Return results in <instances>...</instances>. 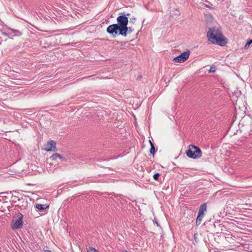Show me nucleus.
<instances>
[{
    "instance_id": "1",
    "label": "nucleus",
    "mask_w": 252,
    "mask_h": 252,
    "mask_svg": "<svg viewBox=\"0 0 252 252\" xmlns=\"http://www.w3.org/2000/svg\"><path fill=\"white\" fill-rule=\"evenodd\" d=\"M207 36L209 41L213 44L217 43L218 45L222 46H224L226 43L225 39L222 37L221 32L215 28H211L209 29Z\"/></svg>"
},
{
    "instance_id": "2",
    "label": "nucleus",
    "mask_w": 252,
    "mask_h": 252,
    "mask_svg": "<svg viewBox=\"0 0 252 252\" xmlns=\"http://www.w3.org/2000/svg\"><path fill=\"white\" fill-rule=\"evenodd\" d=\"M187 156L191 158L196 159L200 158L202 156V152L198 147L190 145L186 151Z\"/></svg>"
},
{
    "instance_id": "3",
    "label": "nucleus",
    "mask_w": 252,
    "mask_h": 252,
    "mask_svg": "<svg viewBox=\"0 0 252 252\" xmlns=\"http://www.w3.org/2000/svg\"><path fill=\"white\" fill-rule=\"evenodd\" d=\"M117 24L119 26L121 31L125 32L127 30V26L128 23V18L126 16L125 12L121 13L120 15L117 18Z\"/></svg>"
},
{
    "instance_id": "4",
    "label": "nucleus",
    "mask_w": 252,
    "mask_h": 252,
    "mask_svg": "<svg viewBox=\"0 0 252 252\" xmlns=\"http://www.w3.org/2000/svg\"><path fill=\"white\" fill-rule=\"evenodd\" d=\"M121 30L117 24H113L109 25L107 28L106 32L108 33L111 35L112 37H116L118 33L122 36L123 33H125V32L121 31Z\"/></svg>"
},
{
    "instance_id": "5",
    "label": "nucleus",
    "mask_w": 252,
    "mask_h": 252,
    "mask_svg": "<svg viewBox=\"0 0 252 252\" xmlns=\"http://www.w3.org/2000/svg\"><path fill=\"white\" fill-rule=\"evenodd\" d=\"M23 215L20 213H18L13 218V223L11 225L12 229H17L20 228L23 226Z\"/></svg>"
},
{
    "instance_id": "6",
    "label": "nucleus",
    "mask_w": 252,
    "mask_h": 252,
    "mask_svg": "<svg viewBox=\"0 0 252 252\" xmlns=\"http://www.w3.org/2000/svg\"><path fill=\"white\" fill-rule=\"evenodd\" d=\"M190 51L187 50L181 53L179 56L174 58L173 62L176 63H182L186 61L189 58Z\"/></svg>"
},
{
    "instance_id": "7",
    "label": "nucleus",
    "mask_w": 252,
    "mask_h": 252,
    "mask_svg": "<svg viewBox=\"0 0 252 252\" xmlns=\"http://www.w3.org/2000/svg\"><path fill=\"white\" fill-rule=\"evenodd\" d=\"M45 150L47 152L49 151H53L56 152L57 151V148L56 147V143L54 140H50L48 142L47 145H46Z\"/></svg>"
},
{
    "instance_id": "8",
    "label": "nucleus",
    "mask_w": 252,
    "mask_h": 252,
    "mask_svg": "<svg viewBox=\"0 0 252 252\" xmlns=\"http://www.w3.org/2000/svg\"><path fill=\"white\" fill-rule=\"evenodd\" d=\"M10 36H19L22 35L21 32L19 30H16L12 29H8Z\"/></svg>"
},
{
    "instance_id": "9",
    "label": "nucleus",
    "mask_w": 252,
    "mask_h": 252,
    "mask_svg": "<svg viewBox=\"0 0 252 252\" xmlns=\"http://www.w3.org/2000/svg\"><path fill=\"white\" fill-rule=\"evenodd\" d=\"M35 207L40 211H42L49 208V205L46 204H36Z\"/></svg>"
},
{
    "instance_id": "10",
    "label": "nucleus",
    "mask_w": 252,
    "mask_h": 252,
    "mask_svg": "<svg viewBox=\"0 0 252 252\" xmlns=\"http://www.w3.org/2000/svg\"><path fill=\"white\" fill-rule=\"evenodd\" d=\"M204 216V214L198 213V215L196 220V224L197 225H199L201 223Z\"/></svg>"
},
{
    "instance_id": "11",
    "label": "nucleus",
    "mask_w": 252,
    "mask_h": 252,
    "mask_svg": "<svg viewBox=\"0 0 252 252\" xmlns=\"http://www.w3.org/2000/svg\"><path fill=\"white\" fill-rule=\"evenodd\" d=\"M207 205L205 203L202 204L199 207L198 213L204 214V212L206 211Z\"/></svg>"
},
{
    "instance_id": "12",
    "label": "nucleus",
    "mask_w": 252,
    "mask_h": 252,
    "mask_svg": "<svg viewBox=\"0 0 252 252\" xmlns=\"http://www.w3.org/2000/svg\"><path fill=\"white\" fill-rule=\"evenodd\" d=\"M127 30H126L125 31V33L124 32V33H123L122 36L125 37L127 35V33H130L132 32L133 31V29L131 27H128L127 26Z\"/></svg>"
},
{
    "instance_id": "13",
    "label": "nucleus",
    "mask_w": 252,
    "mask_h": 252,
    "mask_svg": "<svg viewBox=\"0 0 252 252\" xmlns=\"http://www.w3.org/2000/svg\"><path fill=\"white\" fill-rule=\"evenodd\" d=\"M58 157H60V155L58 153H55L52 155V156L50 157V158L52 160H56Z\"/></svg>"
},
{
    "instance_id": "14",
    "label": "nucleus",
    "mask_w": 252,
    "mask_h": 252,
    "mask_svg": "<svg viewBox=\"0 0 252 252\" xmlns=\"http://www.w3.org/2000/svg\"><path fill=\"white\" fill-rule=\"evenodd\" d=\"M150 152L151 154L154 155L155 153V148L154 144L153 143H151V146L150 150Z\"/></svg>"
},
{
    "instance_id": "15",
    "label": "nucleus",
    "mask_w": 252,
    "mask_h": 252,
    "mask_svg": "<svg viewBox=\"0 0 252 252\" xmlns=\"http://www.w3.org/2000/svg\"><path fill=\"white\" fill-rule=\"evenodd\" d=\"M252 43V40L251 39L250 40L247 41V42L246 43V45H245V49H248L250 45Z\"/></svg>"
},
{
    "instance_id": "16",
    "label": "nucleus",
    "mask_w": 252,
    "mask_h": 252,
    "mask_svg": "<svg viewBox=\"0 0 252 252\" xmlns=\"http://www.w3.org/2000/svg\"><path fill=\"white\" fill-rule=\"evenodd\" d=\"M159 176H160L159 173H156V174H155L154 175V176H153V178H154V179L155 180L158 181V178H159Z\"/></svg>"
},
{
    "instance_id": "17",
    "label": "nucleus",
    "mask_w": 252,
    "mask_h": 252,
    "mask_svg": "<svg viewBox=\"0 0 252 252\" xmlns=\"http://www.w3.org/2000/svg\"><path fill=\"white\" fill-rule=\"evenodd\" d=\"M88 252H98L97 250H96L95 249L90 247V248H89Z\"/></svg>"
},
{
    "instance_id": "18",
    "label": "nucleus",
    "mask_w": 252,
    "mask_h": 252,
    "mask_svg": "<svg viewBox=\"0 0 252 252\" xmlns=\"http://www.w3.org/2000/svg\"><path fill=\"white\" fill-rule=\"evenodd\" d=\"M216 71V67L212 66L209 69L210 72H214Z\"/></svg>"
},
{
    "instance_id": "19",
    "label": "nucleus",
    "mask_w": 252,
    "mask_h": 252,
    "mask_svg": "<svg viewBox=\"0 0 252 252\" xmlns=\"http://www.w3.org/2000/svg\"><path fill=\"white\" fill-rule=\"evenodd\" d=\"M135 20H136V18L134 17H131L129 19L130 22L132 23L133 24H134L135 23Z\"/></svg>"
},
{
    "instance_id": "20",
    "label": "nucleus",
    "mask_w": 252,
    "mask_h": 252,
    "mask_svg": "<svg viewBox=\"0 0 252 252\" xmlns=\"http://www.w3.org/2000/svg\"><path fill=\"white\" fill-rule=\"evenodd\" d=\"M12 197L14 199V200H13V201L14 203H16V200H17V199L18 201H19V200H20L19 198L18 197L16 196H12Z\"/></svg>"
},
{
    "instance_id": "21",
    "label": "nucleus",
    "mask_w": 252,
    "mask_h": 252,
    "mask_svg": "<svg viewBox=\"0 0 252 252\" xmlns=\"http://www.w3.org/2000/svg\"><path fill=\"white\" fill-rule=\"evenodd\" d=\"M2 34H3V35H5L6 36L10 37L8 30H7V32H3Z\"/></svg>"
},
{
    "instance_id": "22",
    "label": "nucleus",
    "mask_w": 252,
    "mask_h": 252,
    "mask_svg": "<svg viewBox=\"0 0 252 252\" xmlns=\"http://www.w3.org/2000/svg\"><path fill=\"white\" fill-rule=\"evenodd\" d=\"M58 158H60L61 159H63V160L65 159V158L63 157L62 155H60V157H58Z\"/></svg>"
},
{
    "instance_id": "23",
    "label": "nucleus",
    "mask_w": 252,
    "mask_h": 252,
    "mask_svg": "<svg viewBox=\"0 0 252 252\" xmlns=\"http://www.w3.org/2000/svg\"><path fill=\"white\" fill-rule=\"evenodd\" d=\"M176 12L177 13H176V14L177 15V16H179L180 15V12H179V11H178V10H176Z\"/></svg>"
},
{
    "instance_id": "24",
    "label": "nucleus",
    "mask_w": 252,
    "mask_h": 252,
    "mask_svg": "<svg viewBox=\"0 0 252 252\" xmlns=\"http://www.w3.org/2000/svg\"><path fill=\"white\" fill-rule=\"evenodd\" d=\"M125 15H126V16L128 17L130 15V13H125Z\"/></svg>"
},
{
    "instance_id": "25",
    "label": "nucleus",
    "mask_w": 252,
    "mask_h": 252,
    "mask_svg": "<svg viewBox=\"0 0 252 252\" xmlns=\"http://www.w3.org/2000/svg\"><path fill=\"white\" fill-rule=\"evenodd\" d=\"M194 240H195V241L196 242H197V238L196 237L195 234V235H194Z\"/></svg>"
},
{
    "instance_id": "26",
    "label": "nucleus",
    "mask_w": 252,
    "mask_h": 252,
    "mask_svg": "<svg viewBox=\"0 0 252 252\" xmlns=\"http://www.w3.org/2000/svg\"><path fill=\"white\" fill-rule=\"evenodd\" d=\"M44 252H52L50 250H45Z\"/></svg>"
},
{
    "instance_id": "27",
    "label": "nucleus",
    "mask_w": 252,
    "mask_h": 252,
    "mask_svg": "<svg viewBox=\"0 0 252 252\" xmlns=\"http://www.w3.org/2000/svg\"><path fill=\"white\" fill-rule=\"evenodd\" d=\"M154 223H156V224H157V226H158V225H158V222H157V221H154Z\"/></svg>"
},
{
    "instance_id": "28",
    "label": "nucleus",
    "mask_w": 252,
    "mask_h": 252,
    "mask_svg": "<svg viewBox=\"0 0 252 252\" xmlns=\"http://www.w3.org/2000/svg\"><path fill=\"white\" fill-rule=\"evenodd\" d=\"M149 142H150V146H151V143H153L151 140H149Z\"/></svg>"
},
{
    "instance_id": "29",
    "label": "nucleus",
    "mask_w": 252,
    "mask_h": 252,
    "mask_svg": "<svg viewBox=\"0 0 252 252\" xmlns=\"http://www.w3.org/2000/svg\"><path fill=\"white\" fill-rule=\"evenodd\" d=\"M124 252H128V251H126V250H125V251H124Z\"/></svg>"
},
{
    "instance_id": "30",
    "label": "nucleus",
    "mask_w": 252,
    "mask_h": 252,
    "mask_svg": "<svg viewBox=\"0 0 252 252\" xmlns=\"http://www.w3.org/2000/svg\"><path fill=\"white\" fill-rule=\"evenodd\" d=\"M144 20L143 21V23H142V24H144Z\"/></svg>"
},
{
    "instance_id": "31",
    "label": "nucleus",
    "mask_w": 252,
    "mask_h": 252,
    "mask_svg": "<svg viewBox=\"0 0 252 252\" xmlns=\"http://www.w3.org/2000/svg\"><path fill=\"white\" fill-rule=\"evenodd\" d=\"M217 252V251H215V252Z\"/></svg>"
}]
</instances>
